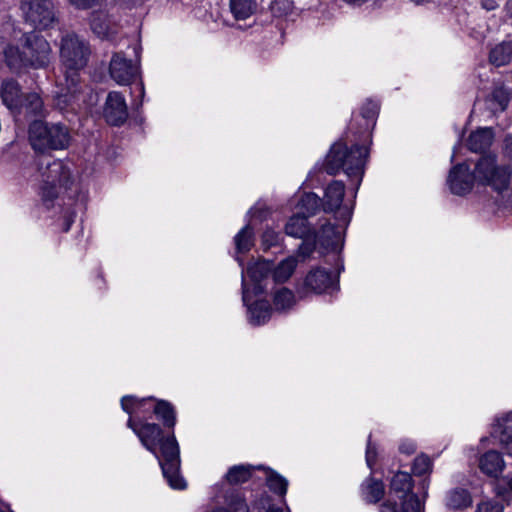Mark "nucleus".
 <instances>
[{
	"label": "nucleus",
	"instance_id": "obj_1",
	"mask_svg": "<svg viewBox=\"0 0 512 512\" xmlns=\"http://www.w3.org/2000/svg\"><path fill=\"white\" fill-rule=\"evenodd\" d=\"M379 105L377 102L368 100L361 108L360 133L364 136L362 145L354 144L350 149L342 141L332 145L326 155L324 169L330 175H336L343 171L355 186V192L359 188L364 173L365 165L369 157V131L375 125Z\"/></svg>",
	"mask_w": 512,
	"mask_h": 512
},
{
	"label": "nucleus",
	"instance_id": "obj_2",
	"mask_svg": "<svg viewBox=\"0 0 512 512\" xmlns=\"http://www.w3.org/2000/svg\"><path fill=\"white\" fill-rule=\"evenodd\" d=\"M127 427L138 437L142 446L156 457L169 486L184 489L186 482L180 475V451L174 433L164 435L159 425L139 417H129Z\"/></svg>",
	"mask_w": 512,
	"mask_h": 512
},
{
	"label": "nucleus",
	"instance_id": "obj_3",
	"mask_svg": "<svg viewBox=\"0 0 512 512\" xmlns=\"http://www.w3.org/2000/svg\"><path fill=\"white\" fill-rule=\"evenodd\" d=\"M91 56L89 43L74 33L64 35L60 40L59 57L64 79L57 86L55 101L64 110L74 102L80 92V73Z\"/></svg>",
	"mask_w": 512,
	"mask_h": 512
},
{
	"label": "nucleus",
	"instance_id": "obj_4",
	"mask_svg": "<svg viewBox=\"0 0 512 512\" xmlns=\"http://www.w3.org/2000/svg\"><path fill=\"white\" fill-rule=\"evenodd\" d=\"M4 56L12 69H45L53 60V51L50 43L42 35L30 32L23 35L21 50L8 45L4 48Z\"/></svg>",
	"mask_w": 512,
	"mask_h": 512
},
{
	"label": "nucleus",
	"instance_id": "obj_5",
	"mask_svg": "<svg viewBox=\"0 0 512 512\" xmlns=\"http://www.w3.org/2000/svg\"><path fill=\"white\" fill-rule=\"evenodd\" d=\"M28 139L35 151L66 149L70 142V133L66 126L59 123L33 121L28 130Z\"/></svg>",
	"mask_w": 512,
	"mask_h": 512
},
{
	"label": "nucleus",
	"instance_id": "obj_6",
	"mask_svg": "<svg viewBox=\"0 0 512 512\" xmlns=\"http://www.w3.org/2000/svg\"><path fill=\"white\" fill-rule=\"evenodd\" d=\"M40 195L44 203H48L66 191L71 181L69 167L61 160H53L40 169Z\"/></svg>",
	"mask_w": 512,
	"mask_h": 512
},
{
	"label": "nucleus",
	"instance_id": "obj_7",
	"mask_svg": "<svg viewBox=\"0 0 512 512\" xmlns=\"http://www.w3.org/2000/svg\"><path fill=\"white\" fill-rule=\"evenodd\" d=\"M474 180L482 186H489L496 192L507 189L511 180V170L506 165H499L494 155L481 157L473 171Z\"/></svg>",
	"mask_w": 512,
	"mask_h": 512
},
{
	"label": "nucleus",
	"instance_id": "obj_8",
	"mask_svg": "<svg viewBox=\"0 0 512 512\" xmlns=\"http://www.w3.org/2000/svg\"><path fill=\"white\" fill-rule=\"evenodd\" d=\"M345 185L343 182L334 180L327 185L324 191L322 207L325 212L334 213L336 218H341L344 224H349L353 205L344 201Z\"/></svg>",
	"mask_w": 512,
	"mask_h": 512
},
{
	"label": "nucleus",
	"instance_id": "obj_9",
	"mask_svg": "<svg viewBox=\"0 0 512 512\" xmlns=\"http://www.w3.org/2000/svg\"><path fill=\"white\" fill-rule=\"evenodd\" d=\"M24 18L35 28L45 29L55 21L52 0H21Z\"/></svg>",
	"mask_w": 512,
	"mask_h": 512
},
{
	"label": "nucleus",
	"instance_id": "obj_10",
	"mask_svg": "<svg viewBox=\"0 0 512 512\" xmlns=\"http://www.w3.org/2000/svg\"><path fill=\"white\" fill-rule=\"evenodd\" d=\"M108 72L116 84L128 86L140 75L139 60L133 63L123 52H114L109 62Z\"/></svg>",
	"mask_w": 512,
	"mask_h": 512
},
{
	"label": "nucleus",
	"instance_id": "obj_11",
	"mask_svg": "<svg viewBox=\"0 0 512 512\" xmlns=\"http://www.w3.org/2000/svg\"><path fill=\"white\" fill-rule=\"evenodd\" d=\"M258 296L259 295H254L253 292H251L246 279L243 277L242 299L243 303L248 308V320L250 324L254 326L266 323L271 316V307L268 301L255 300L252 302L253 298Z\"/></svg>",
	"mask_w": 512,
	"mask_h": 512
},
{
	"label": "nucleus",
	"instance_id": "obj_12",
	"mask_svg": "<svg viewBox=\"0 0 512 512\" xmlns=\"http://www.w3.org/2000/svg\"><path fill=\"white\" fill-rule=\"evenodd\" d=\"M337 223H323L317 234H312L321 246L329 250H339L343 246L344 233L348 224H344L341 218H336Z\"/></svg>",
	"mask_w": 512,
	"mask_h": 512
},
{
	"label": "nucleus",
	"instance_id": "obj_13",
	"mask_svg": "<svg viewBox=\"0 0 512 512\" xmlns=\"http://www.w3.org/2000/svg\"><path fill=\"white\" fill-rule=\"evenodd\" d=\"M475 183L474 174L466 163L453 166L447 178L450 191L460 196L471 192Z\"/></svg>",
	"mask_w": 512,
	"mask_h": 512
},
{
	"label": "nucleus",
	"instance_id": "obj_14",
	"mask_svg": "<svg viewBox=\"0 0 512 512\" xmlns=\"http://www.w3.org/2000/svg\"><path fill=\"white\" fill-rule=\"evenodd\" d=\"M104 117L110 125L119 126L128 117V108L124 96L118 91H112L107 95Z\"/></svg>",
	"mask_w": 512,
	"mask_h": 512
},
{
	"label": "nucleus",
	"instance_id": "obj_15",
	"mask_svg": "<svg viewBox=\"0 0 512 512\" xmlns=\"http://www.w3.org/2000/svg\"><path fill=\"white\" fill-rule=\"evenodd\" d=\"M272 270V263L266 260H260L250 264L246 270H242V278L246 279L251 292L254 295H262L264 293V286L262 281L267 277L268 273Z\"/></svg>",
	"mask_w": 512,
	"mask_h": 512
},
{
	"label": "nucleus",
	"instance_id": "obj_16",
	"mask_svg": "<svg viewBox=\"0 0 512 512\" xmlns=\"http://www.w3.org/2000/svg\"><path fill=\"white\" fill-rule=\"evenodd\" d=\"M304 285L314 293H324L337 287L329 271L322 268L312 269L306 276Z\"/></svg>",
	"mask_w": 512,
	"mask_h": 512
},
{
	"label": "nucleus",
	"instance_id": "obj_17",
	"mask_svg": "<svg viewBox=\"0 0 512 512\" xmlns=\"http://www.w3.org/2000/svg\"><path fill=\"white\" fill-rule=\"evenodd\" d=\"M491 436L497 439L506 454L512 457V413L502 419H497L493 425Z\"/></svg>",
	"mask_w": 512,
	"mask_h": 512
},
{
	"label": "nucleus",
	"instance_id": "obj_18",
	"mask_svg": "<svg viewBox=\"0 0 512 512\" xmlns=\"http://www.w3.org/2000/svg\"><path fill=\"white\" fill-rule=\"evenodd\" d=\"M0 97L3 104L13 112L22 110V98L20 85L14 80H5L0 88Z\"/></svg>",
	"mask_w": 512,
	"mask_h": 512
},
{
	"label": "nucleus",
	"instance_id": "obj_19",
	"mask_svg": "<svg viewBox=\"0 0 512 512\" xmlns=\"http://www.w3.org/2000/svg\"><path fill=\"white\" fill-rule=\"evenodd\" d=\"M510 92L503 86H495L484 99L485 108L493 115L503 112L510 101Z\"/></svg>",
	"mask_w": 512,
	"mask_h": 512
},
{
	"label": "nucleus",
	"instance_id": "obj_20",
	"mask_svg": "<svg viewBox=\"0 0 512 512\" xmlns=\"http://www.w3.org/2000/svg\"><path fill=\"white\" fill-rule=\"evenodd\" d=\"M154 399L152 397L138 399L133 396H124L121 399L122 409L130 415V417H139L144 419V414L153 411Z\"/></svg>",
	"mask_w": 512,
	"mask_h": 512
},
{
	"label": "nucleus",
	"instance_id": "obj_21",
	"mask_svg": "<svg viewBox=\"0 0 512 512\" xmlns=\"http://www.w3.org/2000/svg\"><path fill=\"white\" fill-rule=\"evenodd\" d=\"M479 468L487 476L498 477L505 468V461L501 453L490 450L481 456Z\"/></svg>",
	"mask_w": 512,
	"mask_h": 512
},
{
	"label": "nucleus",
	"instance_id": "obj_22",
	"mask_svg": "<svg viewBox=\"0 0 512 512\" xmlns=\"http://www.w3.org/2000/svg\"><path fill=\"white\" fill-rule=\"evenodd\" d=\"M494 140L492 128H479L472 132L467 140V146L472 152H481L488 149Z\"/></svg>",
	"mask_w": 512,
	"mask_h": 512
},
{
	"label": "nucleus",
	"instance_id": "obj_23",
	"mask_svg": "<svg viewBox=\"0 0 512 512\" xmlns=\"http://www.w3.org/2000/svg\"><path fill=\"white\" fill-rule=\"evenodd\" d=\"M90 26L92 31L100 38H111L115 33V26L111 23L110 18L103 12L93 13L91 16Z\"/></svg>",
	"mask_w": 512,
	"mask_h": 512
},
{
	"label": "nucleus",
	"instance_id": "obj_24",
	"mask_svg": "<svg viewBox=\"0 0 512 512\" xmlns=\"http://www.w3.org/2000/svg\"><path fill=\"white\" fill-rule=\"evenodd\" d=\"M285 233L294 238L304 239L311 235L307 218L296 213L289 218L285 225Z\"/></svg>",
	"mask_w": 512,
	"mask_h": 512
},
{
	"label": "nucleus",
	"instance_id": "obj_25",
	"mask_svg": "<svg viewBox=\"0 0 512 512\" xmlns=\"http://www.w3.org/2000/svg\"><path fill=\"white\" fill-rule=\"evenodd\" d=\"M512 60V40H505L491 48L489 61L496 67L504 66Z\"/></svg>",
	"mask_w": 512,
	"mask_h": 512
},
{
	"label": "nucleus",
	"instance_id": "obj_26",
	"mask_svg": "<svg viewBox=\"0 0 512 512\" xmlns=\"http://www.w3.org/2000/svg\"><path fill=\"white\" fill-rule=\"evenodd\" d=\"M413 480L409 473L399 471L390 482V491L398 498L402 499L412 493Z\"/></svg>",
	"mask_w": 512,
	"mask_h": 512
},
{
	"label": "nucleus",
	"instance_id": "obj_27",
	"mask_svg": "<svg viewBox=\"0 0 512 512\" xmlns=\"http://www.w3.org/2000/svg\"><path fill=\"white\" fill-rule=\"evenodd\" d=\"M230 12L236 20H246L258 9L256 0H230Z\"/></svg>",
	"mask_w": 512,
	"mask_h": 512
},
{
	"label": "nucleus",
	"instance_id": "obj_28",
	"mask_svg": "<svg viewBox=\"0 0 512 512\" xmlns=\"http://www.w3.org/2000/svg\"><path fill=\"white\" fill-rule=\"evenodd\" d=\"M320 203H322V201L317 194L313 192L304 193L297 202V213L308 219V217L318 211Z\"/></svg>",
	"mask_w": 512,
	"mask_h": 512
},
{
	"label": "nucleus",
	"instance_id": "obj_29",
	"mask_svg": "<svg viewBox=\"0 0 512 512\" xmlns=\"http://www.w3.org/2000/svg\"><path fill=\"white\" fill-rule=\"evenodd\" d=\"M297 267V259L294 256H289L282 260L277 266L273 268L272 276L275 282H286L294 273Z\"/></svg>",
	"mask_w": 512,
	"mask_h": 512
},
{
	"label": "nucleus",
	"instance_id": "obj_30",
	"mask_svg": "<svg viewBox=\"0 0 512 512\" xmlns=\"http://www.w3.org/2000/svg\"><path fill=\"white\" fill-rule=\"evenodd\" d=\"M384 492V484L380 480L369 478L362 484L363 498L369 503L380 501L384 496Z\"/></svg>",
	"mask_w": 512,
	"mask_h": 512
},
{
	"label": "nucleus",
	"instance_id": "obj_31",
	"mask_svg": "<svg viewBox=\"0 0 512 512\" xmlns=\"http://www.w3.org/2000/svg\"><path fill=\"white\" fill-rule=\"evenodd\" d=\"M273 304L275 310L283 312L290 310L296 304V298L292 290L281 287L275 290L273 294Z\"/></svg>",
	"mask_w": 512,
	"mask_h": 512
},
{
	"label": "nucleus",
	"instance_id": "obj_32",
	"mask_svg": "<svg viewBox=\"0 0 512 512\" xmlns=\"http://www.w3.org/2000/svg\"><path fill=\"white\" fill-rule=\"evenodd\" d=\"M472 503L469 492L465 489L456 488L447 493L446 505L450 509H463Z\"/></svg>",
	"mask_w": 512,
	"mask_h": 512
},
{
	"label": "nucleus",
	"instance_id": "obj_33",
	"mask_svg": "<svg viewBox=\"0 0 512 512\" xmlns=\"http://www.w3.org/2000/svg\"><path fill=\"white\" fill-rule=\"evenodd\" d=\"M423 492V500H420L414 493H410L402 498V512H421L424 509V501L428 496L429 481L423 480L421 483Z\"/></svg>",
	"mask_w": 512,
	"mask_h": 512
},
{
	"label": "nucleus",
	"instance_id": "obj_34",
	"mask_svg": "<svg viewBox=\"0 0 512 512\" xmlns=\"http://www.w3.org/2000/svg\"><path fill=\"white\" fill-rule=\"evenodd\" d=\"M153 412L163 425L173 428L176 424V415L173 407L166 401H158L153 405Z\"/></svg>",
	"mask_w": 512,
	"mask_h": 512
},
{
	"label": "nucleus",
	"instance_id": "obj_35",
	"mask_svg": "<svg viewBox=\"0 0 512 512\" xmlns=\"http://www.w3.org/2000/svg\"><path fill=\"white\" fill-rule=\"evenodd\" d=\"M237 253H244L251 249L254 244L253 229L249 224L245 225L234 237Z\"/></svg>",
	"mask_w": 512,
	"mask_h": 512
},
{
	"label": "nucleus",
	"instance_id": "obj_36",
	"mask_svg": "<svg viewBox=\"0 0 512 512\" xmlns=\"http://www.w3.org/2000/svg\"><path fill=\"white\" fill-rule=\"evenodd\" d=\"M251 474L252 466L236 465L228 470L226 479L231 484H240L246 482L251 477Z\"/></svg>",
	"mask_w": 512,
	"mask_h": 512
},
{
	"label": "nucleus",
	"instance_id": "obj_37",
	"mask_svg": "<svg viewBox=\"0 0 512 512\" xmlns=\"http://www.w3.org/2000/svg\"><path fill=\"white\" fill-rule=\"evenodd\" d=\"M22 110L32 115H42L44 104L37 93H29L22 98Z\"/></svg>",
	"mask_w": 512,
	"mask_h": 512
},
{
	"label": "nucleus",
	"instance_id": "obj_38",
	"mask_svg": "<svg viewBox=\"0 0 512 512\" xmlns=\"http://www.w3.org/2000/svg\"><path fill=\"white\" fill-rule=\"evenodd\" d=\"M267 485L273 492L284 496L287 492L288 481L281 475L270 472L267 474Z\"/></svg>",
	"mask_w": 512,
	"mask_h": 512
},
{
	"label": "nucleus",
	"instance_id": "obj_39",
	"mask_svg": "<svg viewBox=\"0 0 512 512\" xmlns=\"http://www.w3.org/2000/svg\"><path fill=\"white\" fill-rule=\"evenodd\" d=\"M228 508H218L211 512H249L245 500L239 495L231 494L227 497Z\"/></svg>",
	"mask_w": 512,
	"mask_h": 512
},
{
	"label": "nucleus",
	"instance_id": "obj_40",
	"mask_svg": "<svg viewBox=\"0 0 512 512\" xmlns=\"http://www.w3.org/2000/svg\"><path fill=\"white\" fill-rule=\"evenodd\" d=\"M412 470L413 473L418 476L430 473L432 470V462L430 458L425 455H420L416 457L413 463Z\"/></svg>",
	"mask_w": 512,
	"mask_h": 512
},
{
	"label": "nucleus",
	"instance_id": "obj_41",
	"mask_svg": "<svg viewBox=\"0 0 512 512\" xmlns=\"http://www.w3.org/2000/svg\"><path fill=\"white\" fill-rule=\"evenodd\" d=\"M496 494L502 498H508L512 495V475L505 476L497 481L495 487Z\"/></svg>",
	"mask_w": 512,
	"mask_h": 512
},
{
	"label": "nucleus",
	"instance_id": "obj_42",
	"mask_svg": "<svg viewBox=\"0 0 512 512\" xmlns=\"http://www.w3.org/2000/svg\"><path fill=\"white\" fill-rule=\"evenodd\" d=\"M270 9L274 15L283 16L291 11L292 3L289 0H273Z\"/></svg>",
	"mask_w": 512,
	"mask_h": 512
},
{
	"label": "nucleus",
	"instance_id": "obj_43",
	"mask_svg": "<svg viewBox=\"0 0 512 512\" xmlns=\"http://www.w3.org/2000/svg\"><path fill=\"white\" fill-rule=\"evenodd\" d=\"M280 239L279 233L272 229H267L264 231L262 235V245L265 249H268L272 246L278 244Z\"/></svg>",
	"mask_w": 512,
	"mask_h": 512
},
{
	"label": "nucleus",
	"instance_id": "obj_44",
	"mask_svg": "<svg viewBox=\"0 0 512 512\" xmlns=\"http://www.w3.org/2000/svg\"><path fill=\"white\" fill-rule=\"evenodd\" d=\"M307 238L308 237L303 239V242L300 244L298 251H297L298 255L300 257H302L303 259L309 257L315 249V241L316 240H314V238L312 237L313 241H308Z\"/></svg>",
	"mask_w": 512,
	"mask_h": 512
},
{
	"label": "nucleus",
	"instance_id": "obj_45",
	"mask_svg": "<svg viewBox=\"0 0 512 512\" xmlns=\"http://www.w3.org/2000/svg\"><path fill=\"white\" fill-rule=\"evenodd\" d=\"M476 512H503V507L497 502L483 501L478 505Z\"/></svg>",
	"mask_w": 512,
	"mask_h": 512
},
{
	"label": "nucleus",
	"instance_id": "obj_46",
	"mask_svg": "<svg viewBox=\"0 0 512 512\" xmlns=\"http://www.w3.org/2000/svg\"><path fill=\"white\" fill-rule=\"evenodd\" d=\"M376 460V449L372 445L370 438L368 439L366 448V463L369 468H372Z\"/></svg>",
	"mask_w": 512,
	"mask_h": 512
},
{
	"label": "nucleus",
	"instance_id": "obj_47",
	"mask_svg": "<svg viewBox=\"0 0 512 512\" xmlns=\"http://www.w3.org/2000/svg\"><path fill=\"white\" fill-rule=\"evenodd\" d=\"M70 4L75 6L78 9H89L92 6L96 5L99 0H68Z\"/></svg>",
	"mask_w": 512,
	"mask_h": 512
},
{
	"label": "nucleus",
	"instance_id": "obj_48",
	"mask_svg": "<svg viewBox=\"0 0 512 512\" xmlns=\"http://www.w3.org/2000/svg\"><path fill=\"white\" fill-rule=\"evenodd\" d=\"M399 450H400V452L405 453V454H412L416 450V445L413 441L405 440V441L401 442V444L399 446Z\"/></svg>",
	"mask_w": 512,
	"mask_h": 512
},
{
	"label": "nucleus",
	"instance_id": "obj_49",
	"mask_svg": "<svg viewBox=\"0 0 512 512\" xmlns=\"http://www.w3.org/2000/svg\"><path fill=\"white\" fill-rule=\"evenodd\" d=\"M481 6L487 11H492L498 7V3L495 0H482Z\"/></svg>",
	"mask_w": 512,
	"mask_h": 512
},
{
	"label": "nucleus",
	"instance_id": "obj_50",
	"mask_svg": "<svg viewBox=\"0 0 512 512\" xmlns=\"http://www.w3.org/2000/svg\"><path fill=\"white\" fill-rule=\"evenodd\" d=\"M380 512H400L397 510L396 504L385 502L381 505Z\"/></svg>",
	"mask_w": 512,
	"mask_h": 512
},
{
	"label": "nucleus",
	"instance_id": "obj_51",
	"mask_svg": "<svg viewBox=\"0 0 512 512\" xmlns=\"http://www.w3.org/2000/svg\"><path fill=\"white\" fill-rule=\"evenodd\" d=\"M505 153L512 159V135H508L505 138Z\"/></svg>",
	"mask_w": 512,
	"mask_h": 512
},
{
	"label": "nucleus",
	"instance_id": "obj_52",
	"mask_svg": "<svg viewBox=\"0 0 512 512\" xmlns=\"http://www.w3.org/2000/svg\"><path fill=\"white\" fill-rule=\"evenodd\" d=\"M343 1L352 6H361L367 0H343Z\"/></svg>",
	"mask_w": 512,
	"mask_h": 512
},
{
	"label": "nucleus",
	"instance_id": "obj_53",
	"mask_svg": "<svg viewBox=\"0 0 512 512\" xmlns=\"http://www.w3.org/2000/svg\"><path fill=\"white\" fill-rule=\"evenodd\" d=\"M507 14L512 17V0H508L505 6Z\"/></svg>",
	"mask_w": 512,
	"mask_h": 512
},
{
	"label": "nucleus",
	"instance_id": "obj_54",
	"mask_svg": "<svg viewBox=\"0 0 512 512\" xmlns=\"http://www.w3.org/2000/svg\"><path fill=\"white\" fill-rule=\"evenodd\" d=\"M266 512H284V509L281 507L269 506Z\"/></svg>",
	"mask_w": 512,
	"mask_h": 512
},
{
	"label": "nucleus",
	"instance_id": "obj_55",
	"mask_svg": "<svg viewBox=\"0 0 512 512\" xmlns=\"http://www.w3.org/2000/svg\"><path fill=\"white\" fill-rule=\"evenodd\" d=\"M260 501H261L262 508H265L266 504H268V502H269V497L267 495L262 496Z\"/></svg>",
	"mask_w": 512,
	"mask_h": 512
},
{
	"label": "nucleus",
	"instance_id": "obj_56",
	"mask_svg": "<svg viewBox=\"0 0 512 512\" xmlns=\"http://www.w3.org/2000/svg\"><path fill=\"white\" fill-rule=\"evenodd\" d=\"M260 210L256 207H252L249 211H248V215L254 217Z\"/></svg>",
	"mask_w": 512,
	"mask_h": 512
},
{
	"label": "nucleus",
	"instance_id": "obj_57",
	"mask_svg": "<svg viewBox=\"0 0 512 512\" xmlns=\"http://www.w3.org/2000/svg\"><path fill=\"white\" fill-rule=\"evenodd\" d=\"M357 122L356 118H353L352 122L350 123L349 129L352 130L354 128V123Z\"/></svg>",
	"mask_w": 512,
	"mask_h": 512
},
{
	"label": "nucleus",
	"instance_id": "obj_58",
	"mask_svg": "<svg viewBox=\"0 0 512 512\" xmlns=\"http://www.w3.org/2000/svg\"><path fill=\"white\" fill-rule=\"evenodd\" d=\"M139 89H140V93L143 95L144 94V85L142 82L139 84Z\"/></svg>",
	"mask_w": 512,
	"mask_h": 512
},
{
	"label": "nucleus",
	"instance_id": "obj_59",
	"mask_svg": "<svg viewBox=\"0 0 512 512\" xmlns=\"http://www.w3.org/2000/svg\"><path fill=\"white\" fill-rule=\"evenodd\" d=\"M237 262H239L241 266L243 265L242 260L240 258H237Z\"/></svg>",
	"mask_w": 512,
	"mask_h": 512
},
{
	"label": "nucleus",
	"instance_id": "obj_60",
	"mask_svg": "<svg viewBox=\"0 0 512 512\" xmlns=\"http://www.w3.org/2000/svg\"><path fill=\"white\" fill-rule=\"evenodd\" d=\"M0 512H14V511H13V510H11V509L8 507L7 511H1V510H0Z\"/></svg>",
	"mask_w": 512,
	"mask_h": 512
},
{
	"label": "nucleus",
	"instance_id": "obj_61",
	"mask_svg": "<svg viewBox=\"0 0 512 512\" xmlns=\"http://www.w3.org/2000/svg\"><path fill=\"white\" fill-rule=\"evenodd\" d=\"M138 49H140V46H138V45H137V46H135V47H134V50H135L136 52H137V50H138Z\"/></svg>",
	"mask_w": 512,
	"mask_h": 512
}]
</instances>
